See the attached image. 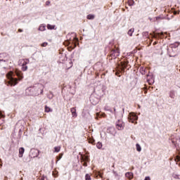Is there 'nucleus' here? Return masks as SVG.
<instances>
[{
	"label": "nucleus",
	"instance_id": "43",
	"mask_svg": "<svg viewBox=\"0 0 180 180\" xmlns=\"http://www.w3.org/2000/svg\"><path fill=\"white\" fill-rule=\"evenodd\" d=\"M46 5L47 6H49V5H50V1H46Z\"/></svg>",
	"mask_w": 180,
	"mask_h": 180
},
{
	"label": "nucleus",
	"instance_id": "29",
	"mask_svg": "<svg viewBox=\"0 0 180 180\" xmlns=\"http://www.w3.org/2000/svg\"><path fill=\"white\" fill-rule=\"evenodd\" d=\"M147 82H148L149 85H153V84H154V80H151L150 79H148Z\"/></svg>",
	"mask_w": 180,
	"mask_h": 180
},
{
	"label": "nucleus",
	"instance_id": "42",
	"mask_svg": "<svg viewBox=\"0 0 180 180\" xmlns=\"http://www.w3.org/2000/svg\"><path fill=\"white\" fill-rule=\"evenodd\" d=\"M83 166H84V167H88V164L86 163V162H84L83 163Z\"/></svg>",
	"mask_w": 180,
	"mask_h": 180
},
{
	"label": "nucleus",
	"instance_id": "33",
	"mask_svg": "<svg viewBox=\"0 0 180 180\" xmlns=\"http://www.w3.org/2000/svg\"><path fill=\"white\" fill-rule=\"evenodd\" d=\"M63 154L60 153V154H59L58 156H57L58 161H59V160L63 158Z\"/></svg>",
	"mask_w": 180,
	"mask_h": 180
},
{
	"label": "nucleus",
	"instance_id": "51",
	"mask_svg": "<svg viewBox=\"0 0 180 180\" xmlns=\"http://www.w3.org/2000/svg\"><path fill=\"white\" fill-rule=\"evenodd\" d=\"M179 141L180 142V138L179 139Z\"/></svg>",
	"mask_w": 180,
	"mask_h": 180
},
{
	"label": "nucleus",
	"instance_id": "22",
	"mask_svg": "<svg viewBox=\"0 0 180 180\" xmlns=\"http://www.w3.org/2000/svg\"><path fill=\"white\" fill-rule=\"evenodd\" d=\"M172 176L174 179H180V174H173Z\"/></svg>",
	"mask_w": 180,
	"mask_h": 180
},
{
	"label": "nucleus",
	"instance_id": "24",
	"mask_svg": "<svg viewBox=\"0 0 180 180\" xmlns=\"http://www.w3.org/2000/svg\"><path fill=\"white\" fill-rule=\"evenodd\" d=\"M47 27H48V29H49V30H53V29H54V27H56V26L51 25L49 24V25H47Z\"/></svg>",
	"mask_w": 180,
	"mask_h": 180
},
{
	"label": "nucleus",
	"instance_id": "5",
	"mask_svg": "<svg viewBox=\"0 0 180 180\" xmlns=\"http://www.w3.org/2000/svg\"><path fill=\"white\" fill-rule=\"evenodd\" d=\"M139 119V117L134 114V113H129V117H128V120L129 122H130L131 123H134V122H136V120H137Z\"/></svg>",
	"mask_w": 180,
	"mask_h": 180
},
{
	"label": "nucleus",
	"instance_id": "46",
	"mask_svg": "<svg viewBox=\"0 0 180 180\" xmlns=\"http://www.w3.org/2000/svg\"><path fill=\"white\" fill-rule=\"evenodd\" d=\"M176 160H177L178 161H180V157H179V156H176Z\"/></svg>",
	"mask_w": 180,
	"mask_h": 180
},
{
	"label": "nucleus",
	"instance_id": "35",
	"mask_svg": "<svg viewBox=\"0 0 180 180\" xmlns=\"http://www.w3.org/2000/svg\"><path fill=\"white\" fill-rule=\"evenodd\" d=\"M70 112H71V113H73V112H77V110L75 109V108H72L70 109Z\"/></svg>",
	"mask_w": 180,
	"mask_h": 180
},
{
	"label": "nucleus",
	"instance_id": "38",
	"mask_svg": "<svg viewBox=\"0 0 180 180\" xmlns=\"http://www.w3.org/2000/svg\"><path fill=\"white\" fill-rule=\"evenodd\" d=\"M114 115H115V117L117 116V112L116 111L115 108H114Z\"/></svg>",
	"mask_w": 180,
	"mask_h": 180
},
{
	"label": "nucleus",
	"instance_id": "45",
	"mask_svg": "<svg viewBox=\"0 0 180 180\" xmlns=\"http://www.w3.org/2000/svg\"><path fill=\"white\" fill-rule=\"evenodd\" d=\"M45 44L47 46V42H44L42 44H41V46H44Z\"/></svg>",
	"mask_w": 180,
	"mask_h": 180
},
{
	"label": "nucleus",
	"instance_id": "25",
	"mask_svg": "<svg viewBox=\"0 0 180 180\" xmlns=\"http://www.w3.org/2000/svg\"><path fill=\"white\" fill-rule=\"evenodd\" d=\"M127 64H129V62H125V63H122V67L123 70H124V68H127Z\"/></svg>",
	"mask_w": 180,
	"mask_h": 180
},
{
	"label": "nucleus",
	"instance_id": "10",
	"mask_svg": "<svg viewBox=\"0 0 180 180\" xmlns=\"http://www.w3.org/2000/svg\"><path fill=\"white\" fill-rule=\"evenodd\" d=\"M108 132L110 134H116V129L113 127H110L108 129Z\"/></svg>",
	"mask_w": 180,
	"mask_h": 180
},
{
	"label": "nucleus",
	"instance_id": "40",
	"mask_svg": "<svg viewBox=\"0 0 180 180\" xmlns=\"http://www.w3.org/2000/svg\"><path fill=\"white\" fill-rule=\"evenodd\" d=\"M160 19H162V18H161V17L160 16L155 17V20H160Z\"/></svg>",
	"mask_w": 180,
	"mask_h": 180
},
{
	"label": "nucleus",
	"instance_id": "12",
	"mask_svg": "<svg viewBox=\"0 0 180 180\" xmlns=\"http://www.w3.org/2000/svg\"><path fill=\"white\" fill-rule=\"evenodd\" d=\"M139 72H141L142 75H146V74H147V69L144 67H141L139 69Z\"/></svg>",
	"mask_w": 180,
	"mask_h": 180
},
{
	"label": "nucleus",
	"instance_id": "8",
	"mask_svg": "<svg viewBox=\"0 0 180 180\" xmlns=\"http://www.w3.org/2000/svg\"><path fill=\"white\" fill-rule=\"evenodd\" d=\"M153 37H154L155 39H161V37H162V36H164V32H153L152 34Z\"/></svg>",
	"mask_w": 180,
	"mask_h": 180
},
{
	"label": "nucleus",
	"instance_id": "34",
	"mask_svg": "<svg viewBox=\"0 0 180 180\" xmlns=\"http://www.w3.org/2000/svg\"><path fill=\"white\" fill-rule=\"evenodd\" d=\"M172 49H174V47L172 46H169V48L167 46V51L168 53H171V50H172Z\"/></svg>",
	"mask_w": 180,
	"mask_h": 180
},
{
	"label": "nucleus",
	"instance_id": "55",
	"mask_svg": "<svg viewBox=\"0 0 180 180\" xmlns=\"http://www.w3.org/2000/svg\"><path fill=\"white\" fill-rule=\"evenodd\" d=\"M42 180H44V179H42Z\"/></svg>",
	"mask_w": 180,
	"mask_h": 180
},
{
	"label": "nucleus",
	"instance_id": "9",
	"mask_svg": "<svg viewBox=\"0 0 180 180\" xmlns=\"http://www.w3.org/2000/svg\"><path fill=\"white\" fill-rule=\"evenodd\" d=\"M6 53H3L0 54V61H2L3 63H8V59L6 58Z\"/></svg>",
	"mask_w": 180,
	"mask_h": 180
},
{
	"label": "nucleus",
	"instance_id": "47",
	"mask_svg": "<svg viewBox=\"0 0 180 180\" xmlns=\"http://www.w3.org/2000/svg\"><path fill=\"white\" fill-rule=\"evenodd\" d=\"M95 101H96V98H95V96H94V101L95 102Z\"/></svg>",
	"mask_w": 180,
	"mask_h": 180
},
{
	"label": "nucleus",
	"instance_id": "21",
	"mask_svg": "<svg viewBox=\"0 0 180 180\" xmlns=\"http://www.w3.org/2000/svg\"><path fill=\"white\" fill-rule=\"evenodd\" d=\"M96 147H97V148H98V150H101V148H102V147H103L102 143L98 142L96 144Z\"/></svg>",
	"mask_w": 180,
	"mask_h": 180
},
{
	"label": "nucleus",
	"instance_id": "27",
	"mask_svg": "<svg viewBox=\"0 0 180 180\" xmlns=\"http://www.w3.org/2000/svg\"><path fill=\"white\" fill-rule=\"evenodd\" d=\"M136 147L138 151H141V146H140V144L136 143Z\"/></svg>",
	"mask_w": 180,
	"mask_h": 180
},
{
	"label": "nucleus",
	"instance_id": "18",
	"mask_svg": "<svg viewBox=\"0 0 180 180\" xmlns=\"http://www.w3.org/2000/svg\"><path fill=\"white\" fill-rule=\"evenodd\" d=\"M169 97L172 98V99H174V98H175V91H170Z\"/></svg>",
	"mask_w": 180,
	"mask_h": 180
},
{
	"label": "nucleus",
	"instance_id": "6",
	"mask_svg": "<svg viewBox=\"0 0 180 180\" xmlns=\"http://www.w3.org/2000/svg\"><path fill=\"white\" fill-rule=\"evenodd\" d=\"M30 155L32 158H35V157H39V150L37 149H31L30 152Z\"/></svg>",
	"mask_w": 180,
	"mask_h": 180
},
{
	"label": "nucleus",
	"instance_id": "50",
	"mask_svg": "<svg viewBox=\"0 0 180 180\" xmlns=\"http://www.w3.org/2000/svg\"><path fill=\"white\" fill-rule=\"evenodd\" d=\"M176 47H177V46H173V48H174V49H176Z\"/></svg>",
	"mask_w": 180,
	"mask_h": 180
},
{
	"label": "nucleus",
	"instance_id": "15",
	"mask_svg": "<svg viewBox=\"0 0 180 180\" xmlns=\"http://www.w3.org/2000/svg\"><path fill=\"white\" fill-rule=\"evenodd\" d=\"M126 178H128V179H133V172H128L125 174Z\"/></svg>",
	"mask_w": 180,
	"mask_h": 180
},
{
	"label": "nucleus",
	"instance_id": "1",
	"mask_svg": "<svg viewBox=\"0 0 180 180\" xmlns=\"http://www.w3.org/2000/svg\"><path fill=\"white\" fill-rule=\"evenodd\" d=\"M106 91V86H103V84H99L94 88V94L97 96L96 97V101H94V95L90 96V102L92 105H97L99 102V99L105 95V91Z\"/></svg>",
	"mask_w": 180,
	"mask_h": 180
},
{
	"label": "nucleus",
	"instance_id": "20",
	"mask_svg": "<svg viewBox=\"0 0 180 180\" xmlns=\"http://www.w3.org/2000/svg\"><path fill=\"white\" fill-rule=\"evenodd\" d=\"M53 97L54 95H53V93L51 91H50L49 94L47 95V98H49V99H53Z\"/></svg>",
	"mask_w": 180,
	"mask_h": 180
},
{
	"label": "nucleus",
	"instance_id": "41",
	"mask_svg": "<svg viewBox=\"0 0 180 180\" xmlns=\"http://www.w3.org/2000/svg\"><path fill=\"white\" fill-rule=\"evenodd\" d=\"M144 180H151V179L150 178V176H146Z\"/></svg>",
	"mask_w": 180,
	"mask_h": 180
},
{
	"label": "nucleus",
	"instance_id": "26",
	"mask_svg": "<svg viewBox=\"0 0 180 180\" xmlns=\"http://www.w3.org/2000/svg\"><path fill=\"white\" fill-rule=\"evenodd\" d=\"M60 146H56L54 148L55 150V153H60Z\"/></svg>",
	"mask_w": 180,
	"mask_h": 180
},
{
	"label": "nucleus",
	"instance_id": "3",
	"mask_svg": "<svg viewBox=\"0 0 180 180\" xmlns=\"http://www.w3.org/2000/svg\"><path fill=\"white\" fill-rule=\"evenodd\" d=\"M44 86L41 84H37L32 87H30L26 90V92H32L30 95L32 96H38V95L43 94Z\"/></svg>",
	"mask_w": 180,
	"mask_h": 180
},
{
	"label": "nucleus",
	"instance_id": "37",
	"mask_svg": "<svg viewBox=\"0 0 180 180\" xmlns=\"http://www.w3.org/2000/svg\"><path fill=\"white\" fill-rule=\"evenodd\" d=\"M112 174L115 175V176H119V174L115 170L112 171Z\"/></svg>",
	"mask_w": 180,
	"mask_h": 180
},
{
	"label": "nucleus",
	"instance_id": "17",
	"mask_svg": "<svg viewBox=\"0 0 180 180\" xmlns=\"http://www.w3.org/2000/svg\"><path fill=\"white\" fill-rule=\"evenodd\" d=\"M45 112L46 113H49V112H53V109H51L50 107H48L47 105L45 106Z\"/></svg>",
	"mask_w": 180,
	"mask_h": 180
},
{
	"label": "nucleus",
	"instance_id": "32",
	"mask_svg": "<svg viewBox=\"0 0 180 180\" xmlns=\"http://www.w3.org/2000/svg\"><path fill=\"white\" fill-rule=\"evenodd\" d=\"M142 36L147 37L148 36V32H143Z\"/></svg>",
	"mask_w": 180,
	"mask_h": 180
},
{
	"label": "nucleus",
	"instance_id": "54",
	"mask_svg": "<svg viewBox=\"0 0 180 180\" xmlns=\"http://www.w3.org/2000/svg\"><path fill=\"white\" fill-rule=\"evenodd\" d=\"M139 108H140V105H139Z\"/></svg>",
	"mask_w": 180,
	"mask_h": 180
},
{
	"label": "nucleus",
	"instance_id": "2",
	"mask_svg": "<svg viewBox=\"0 0 180 180\" xmlns=\"http://www.w3.org/2000/svg\"><path fill=\"white\" fill-rule=\"evenodd\" d=\"M15 75L18 76V81H22L23 79V74L22 72L19 70H16L15 72L10 71L6 74V77L8 79H9L8 84L11 86H15V85H18V79L13 77Z\"/></svg>",
	"mask_w": 180,
	"mask_h": 180
},
{
	"label": "nucleus",
	"instance_id": "30",
	"mask_svg": "<svg viewBox=\"0 0 180 180\" xmlns=\"http://www.w3.org/2000/svg\"><path fill=\"white\" fill-rule=\"evenodd\" d=\"M85 179L86 180H91V175H89V174H86L85 176Z\"/></svg>",
	"mask_w": 180,
	"mask_h": 180
},
{
	"label": "nucleus",
	"instance_id": "19",
	"mask_svg": "<svg viewBox=\"0 0 180 180\" xmlns=\"http://www.w3.org/2000/svg\"><path fill=\"white\" fill-rule=\"evenodd\" d=\"M134 28L130 29V30L128 31V34H129V36H133V33H134Z\"/></svg>",
	"mask_w": 180,
	"mask_h": 180
},
{
	"label": "nucleus",
	"instance_id": "44",
	"mask_svg": "<svg viewBox=\"0 0 180 180\" xmlns=\"http://www.w3.org/2000/svg\"><path fill=\"white\" fill-rule=\"evenodd\" d=\"M18 32H19L20 33H22V32H23V30H22V29H18Z\"/></svg>",
	"mask_w": 180,
	"mask_h": 180
},
{
	"label": "nucleus",
	"instance_id": "53",
	"mask_svg": "<svg viewBox=\"0 0 180 180\" xmlns=\"http://www.w3.org/2000/svg\"><path fill=\"white\" fill-rule=\"evenodd\" d=\"M0 167H2V165H0Z\"/></svg>",
	"mask_w": 180,
	"mask_h": 180
},
{
	"label": "nucleus",
	"instance_id": "39",
	"mask_svg": "<svg viewBox=\"0 0 180 180\" xmlns=\"http://www.w3.org/2000/svg\"><path fill=\"white\" fill-rule=\"evenodd\" d=\"M172 144H174V146L175 147H176V142L175 141H174L173 139H172Z\"/></svg>",
	"mask_w": 180,
	"mask_h": 180
},
{
	"label": "nucleus",
	"instance_id": "52",
	"mask_svg": "<svg viewBox=\"0 0 180 180\" xmlns=\"http://www.w3.org/2000/svg\"><path fill=\"white\" fill-rule=\"evenodd\" d=\"M147 77H150V75H148Z\"/></svg>",
	"mask_w": 180,
	"mask_h": 180
},
{
	"label": "nucleus",
	"instance_id": "48",
	"mask_svg": "<svg viewBox=\"0 0 180 180\" xmlns=\"http://www.w3.org/2000/svg\"><path fill=\"white\" fill-rule=\"evenodd\" d=\"M111 113H113V111L112 110H108Z\"/></svg>",
	"mask_w": 180,
	"mask_h": 180
},
{
	"label": "nucleus",
	"instance_id": "4",
	"mask_svg": "<svg viewBox=\"0 0 180 180\" xmlns=\"http://www.w3.org/2000/svg\"><path fill=\"white\" fill-rule=\"evenodd\" d=\"M115 126L117 130H123L124 129V122H123V121L121 120H118L115 122Z\"/></svg>",
	"mask_w": 180,
	"mask_h": 180
},
{
	"label": "nucleus",
	"instance_id": "28",
	"mask_svg": "<svg viewBox=\"0 0 180 180\" xmlns=\"http://www.w3.org/2000/svg\"><path fill=\"white\" fill-rule=\"evenodd\" d=\"M128 4L129 6H133V5H134V1H133V0H129Z\"/></svg>",
	"mask_w": 180,
	"mask_h": 180
},
{
	"label": "nucleus",
	"instance_id": "16",
	"mask_svg": "<svg viewBox=\"0 0 180 180\" xmlns=\"http://www.w3.org/2000/svg\"><path fill=\"white\" fill-rule=\"evenodd\" d=\"M86 19H89V20H94L95 19V15L89 14L86 17Z\"/></svg>",
	"mask_w": 180,
	"mask_h": 180
},
{
	"label": "nucleus",
	"instance_id": "11",
	"mask_svg": "<svg viewBox=\"0 0 180 180\" xmlns=\"http://www.w3.org/2000/svg\"><path fill=\"white\" fill-rule=\"evenodd\" d=\"M112 53H113L112 54H114V57H119V55L120 54V51L117 48H115V49H113Z\"/></svg>",
	"mask_w": 180,
	"mask_h": 180
},
{
	"label": "nucleus",
	"instance_id": "36",
	"mask_svg": "<svg viewBox=\"0 0 180 180\" xmlns=\"http://www.w3.org/2000/svg\"><path fill=\"white\" fill-rule=\"evenodd\" d=\"M72 116L73 117H77V111H75V112H72Z\"/></svg>",
	"mask_w": 180,
	"mask_h": 180
},
{
	"label": "nucleus",
	"instance_id": "14",
	"mask_svg": "<svg viewBox=\"0 0 180 180\" xmlns=\"http://www.w3.org/2000/svg\"><path fill=\"white\" fill-rule=\"evenodd\" d=\"M24 153H25V148H20L18 157L20 158H22V157H23Z\"/></svg>",
	"mask_w": 180,
	"mask_h": 180
},
{
	"label": "nucleus",
	"instance_id": "49",
	"mask_svg": "<svg viewBox=\"0 0 180 180\" xmlns=\"http://www.w3.org/2000/svg\"><path fill=\"white\" fill-rule=\"evenodd\" d=\"M155 44H157V42H154V43H153V45H155Z\"/></svg>",
	"mask_w": 180,
	"mask_h": 180
},
{
	"label": "nucleus",
	"instance_id": "31",
	"mask_svg": "<svg viewBox=\"0 0 180 180\" xmlns=\"http://www.w3.org/2000/svg\"><path fill=\"white\" fill-rule=\"evenodd\" d=\"M45 29H46V27H44V26H40L39 27V30H40L41 32L44 31Z\"/></svg>",
	"mask_w": 180,
	"mask_h": 180
},
{
	"label": "nucleus",
	"instance_id": "7",
	"mask_svg": "<svg viewBox=\"0 0 180 180\" xmlns=\"http://www.w3.org/2000/svg\"><path fill=\"white\" fill-rule=\"evenodd\" d=\"M71 43H73L74 46H79V40L75 37H74L73 39L70 40V41H68V46L71 44Z\"/></svg>",
	"mask_w": 180,
	"mask_h": 180
},
{
	"label": "nucleus",
	"instance_id": "13",
	"mask_svg": "<svg viewBox=\"0 0 180 180\" xmlns=\"http://www.w3.org/2000/svg\"><path fill=\"white\" fill-rule=\"evenodd\" d=\"M29 63V59H25L24 63H22V71H26L27 70V66H25L26 64H28Z\"/></svg>",
	"mask_w": 180,
	"mask_h": 180
},
{
	"label": "nucleus",
	"instance_id": "23",
	"mask_svg": "<svg viewBox=\"0 0 180 180\" xmlns=\"http://www.w3.org/2000/svg\"><path fill=\"white\" fill-rule=\"evenodd\" d=\"M82 160L83 162L89 161V158L86 155H84V157H82Z\"/></svg>",
	"mask_w": 180,
	"mask_h": 180
}]
</instances>
